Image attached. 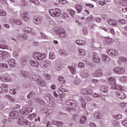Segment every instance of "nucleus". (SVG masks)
<instances>
[{"instance_id":"31","label":"nucleus","mask_w":127,"mask_h":127,"mask_svg":"<svg viewBox=\"0 0 127 127\" xmlns=\"http://www.w3.org/2000/svg\"><path fill=\"white\" fill-rule=\"evenodd\" d=\"M87 122V117L86 116H83L81 117L80 120V123L81 124H85Z\"/></svg>"},{"instance_id":"50","label":"nucleus","mask_w":127,"mask_h":127,"mask_svg":"<svg viewBox=\"0 0 127 127\" xmlns=\"http://www.w3.org/2000/svg\"><path fill=\"white\" fill-rule=\"evenodd\" d=\"M118 22L121 24H127V20L124 19H119Z\"/></svg>"},{"instance_id":"32","label":"nucleus","mask_w":127,"mask_h":127,"mask_svg":"<svg viewBox=\"0 0 127 127\" xmlns=\"http://www.w3.org/2000/svg\"><path fill=\"white\" fill-rule=\"evenodd\" d=\"M78 102L79 103H80L82 108H85L86 107V102H85V100L81 98L79 100Z\"/></svg>"},{"instance_id":"21","label":"nucleus","mask_w":127,"mask_h":127,"mask_svg":"<svg viewBox=\"0 0 127 127\" xmlns=\"http://www.w3.org/2000/svg\"><path fill=\"white\" fill-rule=\"evenodd\" d=\"M92 75L94 77H101L103 76V72L99 69H96L94 72L92 73Z\"/></svg>"},{"instance_id":"38","label":"nucleus","mask_w":127,"mask_h":127,"mask_svg":"<svg viewBox=\"0 0 127 127\" xmlns=\"http://www.w3.org/2000/svg\"><path fill=\"white\" fill-rule=\"evenodd\" d=\"M67 11L69 12L70 15L72 16V17H74V15H75V12L74 10L72 9H67Z\"/></svg>"},{"instance_id":"55","label":"nucleus","mask_w":127,"mask_h":127,"mask_svg":"<svg viewBox=\"0 0 127 127\" xmlns=\"http://www.w3.org/2000/svg\"><path fill=\"white\" fill-rule=\"evenodd\" d=\"M0 15L1 16H5L6 15V12L2 10H0Z\"/></svg>"},{"instance_id":"16","label":"nucleus","mask_w":127,"mask_h":127,"mask_svg":"<svg viewBox=\"0 0 127 127\" xmlns=\"http://www.w3.org/2000/svg\"><path fill=\"white\" fill-rule=\"evenodd\" d=\"M42 22V19L39 16H35L34 17L33 23L35 24H41Z\"/></svg>"},{"instance_id":"8","label":"nucleus","mask_w":127,"mask_h":127,"mask_svg":"<svg viewBox=\"0 0 127 127\" xmlns=\"http://www.w3.org/2000/svg\"><path fill=\"white\" fill-rule=\"evenodd\" d=\"M125 68L122 67H115L113 69V72L116 74H119V75H121V74H124V73H125Z\"/></svg>"},{"instance_id":"1","label":"nucleus","mask_w":127,"mask_h":127,"mask_svg":"<svg viewBox=\"0 0 127 127\" xmlns=\"http://www.w3.org/2000/svg\"><path fill=\"white\" fill-rule=\"evenodd\" d=\"M20 74L23 76V77H26V78L32 79L34 81H36L38 82L40 85L43 86H45L46 83L45 81L42 80V78H41L39 75L37 74H32L31 75L29 72L27 71H24L23 70L21 71Z\"/></svg>"},{"instance_id":"57","label":"nucleus","mask_w":127,"mask_h":127,"mask_svg":"<svg viewBox=\"0 0 127 127\" xmlns=\"http://www.w3.org/2000/svg\"><path fill=\"white\" fill-rule=\"evenodd\" d=\"M16 89H15L10 90L9 91L10 94H11V95H15V94H16Z\"/></svg>"},{"instance_id":"30","label":"nucleus","mask_w":127,"mask_h":127,"mask_svg":"<svg viewBox=\"0 0 127 127\" xmlns=\"http://www.w3.org/2000/svg\"><path fill=\"white\" fill-rule=\"evenodd\" d=\"M52 125H55V126H58V127H61L63 125V123L59 121H52L51 122Z\"/></svg>"},{"instance_id":"52","label":"nucleus","mask_w":127,"mask_h":127,"mask_svg":"<svg viewBox=\"0 0 127 127\" xmlns=\"http://www.w3.org/2000/svg\"><path fill=\"white\" fill-rule=\"evenodd\" d=\"M55 68H56V70H57L58 71H61V70H62V67H61L60 64H56Z\"/></svg>"},{"instance_id":"15","label":"nucleus","mask_w":127,"mask_h":127,"mask_svg":"<svg viewBox=\"0 0 127 127\" xmlns=\"http://www.w3.org/2000/svg\"><path fill=\"white\" fill-rule=\"evenodd\" d=\"M30 65L34 68H38L39 67V62L32 60L30 61Z\"/></svg>"},{"instance_id":"37","label":"nucleus","mask_w":127,"mask_h":127,"mask_svg":"<svg viewBox=\"0 0 127 127\" xmlns=\"http://www.w3.org/2000/svg\"><path fill=\"white\" fill-rule=\"evenodd\" d=\"M100 91L103 92V93H107L108 92V87L106 86H102L100 88Z\"/></svg>"},{"instance_id":"41","label":"nucleus","mask_w":127,"mask_h":127,"mask_svg":"<svg viewBox=\"0 0 127 127\" xmlns=\"http://www.w3.org/2000/svg\"><path fill=\"white\" fill-rule=\"evenodd\" d=\"M113 118L116 120H121V119H123V115L121 114L115 115H113Z\"/></svg>"},{"instance_id":"5","label":"nucleus","mask_w":127,"mask_h":127,"mask_svg":"<svg viewBox=\"0 0 127 127\" xmlns=\"http://www.w3.org/2000/svg\"><path fill=\"white\" fill-rule=\"evenodd\" d=\"M33 57L35 60H43L45 58V54L40 52H35L33 54Z\"/></svg>"},{"instance_id":"43","label":"nucleus","mask_w":127,"mask_h":127,"mask_svg":"<svg viewBox=\"0 0 127 127\" xmlns=\"http://www.w3.org/2000/svg\"><path fill=\"white\" fill-rule=\"evenodd\" d=\"M13 56L14 58H18V57L19 56L18 52L17 51H14L13 52Z\"/></svg>"},{"instance_id":"18","label":"nucleus","mask_w":127,"mask_h":127,"mask_svg":"<svg viewBox=\"0 0 127 127\" xmlns=\"http://www.w3.org/2000/svg\"><path fill=\"white\" fill-rule=\"evenodd\" d=\"M22 30L24 32H27V33H31L32 34H35V31H34V30H33L30 27L24 28H23Z\"/></svg>"},{"instance_id":"40","label":"nucleus","mask_w":127,"mask_h":127,"mask_svg":"<svg viewBox=\"0 0 127 127\" xmlns=\"http://www.w3.org/2000/svg\"><path fill=\"white\" fill-rule=\"evenodd\" d=\"M35 92H32L29 93L27 95V98L28 99H30V98H33V97H35Z\"/></svg>"},{"instance_id":"17","label":"nucleus","mask_w":127,"mask_h":127,"mask_svg":"<svg viewBox=\"0 0 127 127\" xmlns=\"http://www.w3.org/2000/svg\"><path fill=\"white\" fill-rule=\"evenodd\" d=\"M65 105L68 107H73L75 108L76 107V103L73 101V100H67L65 102Z\"/></svg>"},{"instance_id":"64","label":"nucleus","mask_w":127,"mask_h":127,"mask_svg":"<svg viewBox=\"0 0 127 127\" xmlns=\"http://www.w3.org/2000/svg\"><path fill=\"white\" fill-rule=\"evenodd\" d=\"M122 125L123 126H124V127H127V120H124L122 122Z\"/></svg>"},{"instance_id":"10","label":"nucleus","mask_w":127,"mask_h":127,"mask_svg":"<svg viewBox=\"0 0 127 127\" xmlns=\"http://www.w3.org/2000/svg\"><path fill=\"white\" fill-rule=\"evenodd\" d=\"M116 96L117 98L119 99H121L122 100H124V99H126V94L125 93L120 90L117 91L115 92Z\"/></svg>"},{"instance_id":"35","label":"nucleus","mask_w":127,"mask_h":127,"mask_svg":"<svg viewBox=\"0 0 127 127\" xmlns=\"http://www.w3.org/2000/svg\"><path fill=\"white\" fill-rule=\"evenodd\" d=\"M55 57H56V56H55V54H54V53L51 52L49 53V59H51V60H54V59H55Z\"/></svg>"},{"instance_id":"28","label":"nucleus","mask_w":127,"mask_h":127,"mask_svg":"<svg viewBox=\"0 0 127 127\" xmlns=\"http://www.w3.org/2000/svg\"><path fill=\"white\" fill-rule=\"evenodd\" d=\"M10 21H11V22H12L13 23H15V24H17V25H20L22 23L21 21L18 19H11L10 20Z\"/></svg>"},{"instance_id":"13","label":"nucleus","mask_w":127,"mask_h":127,"mask_svg":"<svg viewBox=\"0 0 127 127\" xmlns=\"http://www.w3.org/2000/svg\"><path fill=\"white\" fill-rule=\"evenodd\" d=\"M7 63L10 68H14L16 65V62L14 59H11L7 61Z\"/></svg>"},{"instance_id":"3","label":"nucleus","mask_w":127,"mask_h":127,"mask_svg":"<svg viewBox=\"0 0 127 127\" xmlns=\"http://www.w3.org/2000/svg\"><path fill=\"white\" fill-rule=\"evenodd\" d=\"M61 10L58 8L49 10L50 15L53 17H58V16H60L61 15Z\"/></svg>"},{"instance_id":"25","label":"nucleus","mask_w":127,"mask_h":127,"mask_svg":"<svg viewBox=\"0 0 127 127\" xmlns=\"http://www.w3.org/2000/svg\"><path fill=\"white\" fill-rule=\"evenodd\" d=\"M0 80L2 82H10L11 78L6 77L5 76H3L0 78Z\"/></svg>"},{"instance_id":"48","label":"nucleus","mask_w":127,"mask_h":127,"mask_svg":"<svg viewBox=\"0 0 127 127\" xmlns=\"http://www.w3.org/2000/svg\"><path fill=\"white\" fill-rule=\"evenodd\" d=\"M0 48L1 49H8V46L6 44H0Z\"/></svg>"},{"instance_id":"12","label":"nucleus","mask_w":127,"mask_h":127,"mask_svg":"<svg viewBox=\"0 0 127 127\" xmlns=\"http://www.w3.org/2000/svg\"><path fill=\"white\" fill-rule=\"evenodd\" d=\"M9 56V53L7 52L0 51V59H5Z\"/></svg>"},{"instance_id":"29","label":"nucleus","mask_w":127,"mask_h":127,"mask_svg":"<svg viewBox=\"0 0 127 127\" xmlns=\"http://www.w3.org/2000/svg\"><path fill=\"white\" fill-rule=\"evenodd\" d=\"M35 102H36V103H39L41 105L45 104V102H44V101L39 98H35Z\"/></svg>"},{"instance_id":"59","label":"nucleus","mask_w":127,"mask_h":127,"mask_svg":"<svg viewBox=\"0 0 127 127\" xmlns=\"http://www.w3.org/2000/svg\"><path fill=\"white\" fill-rule=\"evenodd\" d=\"M59 2L62 4H66L67 3V0H59Z\"/></svg>"},{"instance_id":"44","label":"nucleus","mask_w":127,"mask_h":127,"mask_svg":"<svg viewBox=\"0 0 127 127\" xmlns=\"http://www.w3.org/2000/svg\"><path fill=\"white\" fill-rule=\"evenodd\" d=\"M80 82H81V80L78 77H76V78H75L73 82L75 85H79V84H80Z\"/></svg>"},{"instance_id":"24","label":"nucleus","mask_w":127,"mask_h":127,"mask_svg":"<svg viewBox=\"0 0 127 127\" xmlns=\"http://www.w3.org/2000/svg\"><path fill=\"white\" fill-rule=\"evenodd\" d=\"M28 12L25 11L22 14H21V16L23 17V19L25 21H27L28 20Z\"/></svg>"},{"instance_id":"61","label":"nucleus","mask_w":127,"mask_h":127,"mask_svg":"<svg viewBox=\"0 0 127 127\" xmlns=\"http://www.w3.org/2000/svg\"><path fill=\"white\" fill-rule=\"evenodd\" d=\"M89 126L90 127H97V125H96V124L93 122H90Z\"/></svg>"},{"instance_id":"7","label":"nucleus","mask_w":127,"mask_h":127,"mask_svg":"<svg viewBox=\"0 0 127 127\" xmlns=\"http://www.w3.org/2000/svg\"><path fill=\"white\" fill-rule=\"evenodd\" d=\"M56 32L59 35L60 37H65L66 36V31H65L63 28H58L56 29Z\"/></svg>"},{"instance_id":"19","label":"nucleus","mask_w":127,"mask_h":127,"mask_svg":"<svg viewBox=\"0 0 127 127\" xmlns=\"http://www.w3.org/2000/svg\"><path fill=\"white\" fill-rule=\"evenodd\" d=\"M89 76V70L86 69L81 72V77L83 79H86V78H88Z\"/></svg>"},{"instance_id":"62","label":"nucleus","mask_w":127,"mask_h":127,"mask_svg":"<svg viewBox=\"0 0 127 127\" xmlns=\"http://www.w3.org/2000/svg\"><path fill=\"white\" fill-rule=\"evenodd\" d=\"M120 81H122V82H123V81L127 82V76L122 77L120 78Z\"/></svg>"},{"instance_id":"39","label":"nucleus","mask_w":127,"mask_h":127,"mask_svg":"<svg viewBox=\"0 0 127 127\" xmlns=\"http://www.w3.org/2000/svg\"><path fill=\"white\" fill-rule=\"evenodd\" d=\"M102 59L103 60H104V61H105V62L110 61L111 60V59L109 58V57H108L107 55H103Z\"/></svg>"},{"instance_id":"54","label":"nucleus","mask_w":127,"mask_h":127,"mask_svg":"<svg viewBox=\"0 0 127 127\" xmlns=\"http://www.w3.org/2000/svg\"><path fill=\"white\" fill-rule=\"evenodd\" d=\"M120 125L121 123L118 121H115L114 123H113V126L116 127H120Z\"/></svg>"},{"instance_id":"51","label":"nucleus","mask_w":127,"mask_h":127,"mask_svg":"<svg viewBox=\"0 0 127 127\" xmlns=\"http://www.w3.org/2000/svg\"><path fill=\"white\" fill-rule=\"evenodd\" d=\"M27 62V59H22L21 60V64L23 65V66H24L26 64V62Z\"/></svg>"},{"instance_id":"11","label":"nucleus","mask_w":127,"mask_h":127,"mask_svg":"<svg viewBox=\"0 0 127 127\" xmlns=\"http://www.w3.org/2000/svg\"><path fill=\"white\" fill-rule=\"evenodd\" d=\"M26 122V121L24 120L22 116L18 117L17 120V124H18V125H20V126H23V125H24V124H25Z\"/></svg>"},{"instance_id":"53","label":"nucleus","mask_w":127,"mask_h":127,"mask_svg":"<svg viewBox=\"0 0 127 127\" xmlns=\"http://www.w3.org/2000/svg\"><path fill=\"white\" fill-rule=\"evenodd\" d=\"M35 117H36V113H33L30 115L28 118L29 120H32L33 118H35Z\"/></svg>"},{"instance_id":"27","label":"nucleus","mask_w":127,"mask_h":127,"mask_svg":"<svg viewBox=\"0 0 127 127\" xmlns=\"http://www.w3.org/2000/svg\"><path fill=\"white\" fill-rule=\"evenodd\" d=\"M104 43L106 45H110L112 43V39L110 37H107L104 40Z\"/></svg>"},{"instance_id":"9","label":"nucleus","mask_w":127,"mask_h":127,"mask_svg":"<svg viewBox=\"0 0 127 127\" xmlns=\"http://www.w3.org/2000/svg\"><path fill=\"white\" fill-rule=\"evenodd\" d=\"M107 53L110 56H117L119 54V52L116 49H111L107 51Z\"/></svg>"},{"instance_id":"63","label":"nucleus","mask_w":127,"mask_h":127,"mask_svg":"<svg viewBox=\"0 0 127 127\" xmlns=\"http://www.w3.org/2000/svg\"><path fill=\"white\" fill-rule=\"evenodd\" d=\"M121 108H126L127 107V103L123 102L120 104Z\"/></svg>"},{"instance_id":"20","label":"nucleus","mask_w":127,"mask_h":127,"mask_svg":"<svg viewBox=\"0 0 127 127\" xmlns=\"http://www.w3.org/2000/svg\"><path fill=\"white\" fill-rule=\"evenodd\" d=\"M74 7L77 12H78V13H81V12L83 11V5H82L81 4H77L76 5H75Z\"/></svg>"},{"instance_id":"23","label":"nucleus","mask_w":127,"mask_h":127,"mask_svg":"<svg viewBox=\"0 0 127 127\" xmlns=\"http://www.w3.org/2000/svg\"><path fill=\"white\" fill-rule=\"evenodd\" d=\"M9 116L12 119H16L18 117V112L17 111H12L10 113Z\"/></svg>"},{"instance_id":"47","label":"nucleus","mask_w":127,"mask_h":127,"mask_svg":"<svg viewBox=\"0 0 127 127\" xmlns=\"http://www.w3.org/2000/svg\"><path fill=\"white\" fill-rule=\"evenodd\" d=\"M119 61H121V62H127V59L124 57H120L119 58Z\"/></svg>"},{"instance_id":"4","label":"nucleus","mask_w":127,"mask_h":127,"mask_svg":"<svg viewBox=\"0 0 127 127\" xmlns=\"http://www.w3.org/2000/svg\"><path fill=\"white\" fill-rule=\"evenodd\" d=\"M44 98L45 100H46L50 104H52V107H55V103L54 101H55V98L51 96V94L49 93H46L44 95Z\"/></svg>"},{"instance_id":"56","label":"nucleus","mask_w":127,"mask_h":127,"mask_svg":"<svg viewBox=\"0 0 127 127\" xmlns=\"http://www.w3.org/2000/svg\"><path fill=\"white\" fill-rule=\"evenodd\" d=\"M67 90H66V89L62 88V87H59V93H60V92L61 93H64L65 92H66Z\"/></svg>"},{"instance_id":"46","label":"nucleus","mask_w":127,"mask_h":127,"mask_svg":"<svg viewBox=\"0 0 127 127\" xmlns=\"http://www.w3.org/2000/svg\"><path fill=\"white\" fill-rule=\"evenodd\" d=\"M78 52L80 55L84 56L85 55V54H86V52L84 51V49H78Z\"/></svg>"},{"instance_id":"60","label":"nucleus","mask_w":127,"mask_h":127,"mask_svg":"<svg viewBox=\"0 0 127 127\" xmlns=\"http://www.w3.org/2000/svg\"><path fill=\"white\" fill-rule=\"evenodd\" d=\"M0 66L3 68H8V65L6 64H0Z\"/></svg>"},{"instance_id":"33","label":"nucleus","mask_w":127,"mask_h":127,"mask_svg":"<svg viewBox=\"0 0 127 127\" xmlns=\"http://www.w3.org/2000/svg\"><path fill=\"white\" fill-rule=\"evenodd\" d=\"M76 44L77 45H85L86 42L82 41V40H76L75 41Z\"/></svg>"},{"instance_id":"26","label":"nucleus","mask_w":127,"mask_h":127,"mask_svg":"<svg viewBox=\"0 0 127 127\" xmlns=\"http://www.w3.org/2000/svg\"><path fill=\"white\" fill-rule=\"evenodd\" d=\"M94 118L99 120L103 119V114L100 112H96L94 114Z\"/></svg>"},{"instance_id":"58","label":"nucleus","mask_w":127,"mask_h":127,"mask_svg":"<svg viewBox=\"0 0 127 127\" xmlns=\"http://www.w3.org/2000/svg\"><path fill=\"white\" fill-rule=\"evenodd\" d=\"M44 76L46 80H50L51 79V75L49 74H45Z\"/></svg>"},{"instance_id":"45","label":"nucleus","mask_w":127,"mask_h":127,"mask_svg":"<svg viewBox=\"0 0 127 127\" xmlns=\"http://www.w3.org/2000/svg\"><path fill=\"white\" fill-rule=\"evenodd\" d=\"M25 111H27V112H25L24 114H28L29 113H31L32 112V108H25Z\"/></svg>"},{"instance_id":"22","label":"nucleus","mask_w":127,"mask_h":127,"mask_svg":"<svg viewBox=\"0 0 127 127\" xmlns=\"http://www.w3.org/2000/svg\"><path fill=\"white\" fill-rule=\"evenodd\" d=\"M93 60L94 62L95 63H99V62H100V58L97 55V53H93Z\"/></svg>"},{"instance_id":"42","label":"nucleus","mask_w":127,"mask_h":127,"mask_svg":"<svg viewBox=\"0 0 127 127\" xmlns=\"http://www.w3.org/2000/svg\"><path fill=\"white\" fill-rule=\"evenodd\" d=\"M58 79L61 84H64L65 83V79L63 76H59Z\"/></svg>"},{"instance_id":"14","label":"nucleus","mask_w":127,"mask_h":127,"mask_svg":"<svg viewBox=\"0 0 127 127\" xmlns=\"http://www.w3.org/2000/svg\"><path fill=\"white\" fill-rule=\"evenodd\" d=\"M108 22L109 25H111V26H117L118 25V22L116 19L109 18L108 19Z\"/></svg>"},{"instance_id":"34","label":"nucleus","mask_w":127,"mask_h":127,"mask_svg":"<svg viewBox=\"0 0 127 127\" xmlns=\"http://www.w3.org/2000/svg\"><path fill=\"white\" fill-rule=\"evenodd\" d=\"M68 68L69 69V71H70L72 74H75V73L77 72V71L76 70V68H75L74 66H69L68 67Z\"/></svg>"},{"instance_id":"2","label":"nucleus","mask_w":127,"mask_h":127,"mask_svg":"<svg viewBox=\"0 0 127 127\" xmlns=\"http://www.w3.org/2000/svg\"><path fill=\"white\" fill-rule=\"evenodd\" d=\"M108 81L111 84V87L112 89L115 90H119V91H124V87L122 86L119 85L116 83V80L114 78L112 77L108 78Z\"/></svg>"},{"instance_id":"49","label":"nucleus","mask_w":127,"mask_h":127,"mask_svg":"<svg viewBox=\"0 0 127 127\" xmlns=\"http://www.w3.org/2000/svg\"><path fill=\"white\" fill-rule=\"evenodd\" d=\"M41 35V37L42 39H48V36H47L46 35L44 34L43 33L41 32L40 33Z\"/></svg>"},{"instance_id":"36","label":"nucleus","mask_w":127,"mask_h":127,"mask_svg":"<svg viewBox=\"0 0 127 127\" xmlns=\"http://www.w3.org/2000/svg\"><path fill=\"white\" fill-rule=\"evenodd\" d=\"M19 38L21 41H23V40L27 39V36L26 35H20Z\"/></svg>"},{"instance_id":"6","label":"nucleus","mask_w":127,"mask_h":127,"mask_svg":"<svg viewBox=\"0 0 127 127\" xmlns=\"http://www.w3.org/2000/svg\"><path fill=\"white\" fill-rule=\"evenodd\" d=\"M52 65V64L51 63V62L49 60L43 61L41 63V67L42 68H43V69H50Z\"/></svg>"}]
</instances>
